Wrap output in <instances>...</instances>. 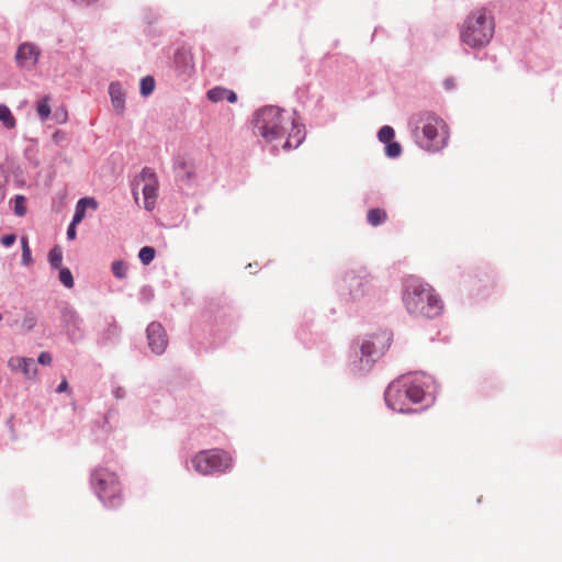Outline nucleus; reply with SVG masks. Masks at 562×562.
Wrapping results in <instances>:
<instances>
[{"label": "nucleus", "mask_w": 562, "mask_h": 562, "mask_svg": "<svg viewBox=\"0 0 562 562\" xmlns=\"http://www.w3.org/2000/svg\"><path fill=\"white\" fill-rule=\"evenodd\" d=\"M252 123L255 134L271 145L273 151L279 148H297L305 139L304 125L300 123L295 113H289L274 105L257 110L252 115Z\"/></svg>", "instance_id": "1"}, {"label": "nucleus", "mask_w": 562, "mask_h": 562, "mask_svg": "<svg viewBox=\"0 0 562 562\" xmlns=\"http://www.w3.org/2000/svg\"><path fill=\"white\" fill-rule=\"evenodd\" d=\"M403 303L406 311L416 317L435 318L443 310V302L435 289L413 277L405 281Z\"/></svg>", "instance_id": "2"}, {"label": "nucleus", "mask_w": 562, "mask_h": 562, "mask_svg": "<svg viewBox=\"0 0 562 562\" xmlns=\"http://www.w3.org/2000/svg\"><path fill=\"white\" fill-rule=\"evenodd\" d=\"M416 144L429 153L443 149L449 139L446 122L434 113L425 112L413 116L409 121Z\"/></svg>", "instance_id": "3"}, {"label": "nucleus", "mask_w": 562, "mask_h": 562, "mask_svg": "<svg viewBox=\"0 0 562 562\" xmlns=\"http://www.w3.org/2000/svg\"><path fill=\"white\" fill-rule=\"evenodd\" d=\"M494 20L485 9H477L467 15L460 26L461 43L470 48L485 47L494 36Z\"/></svg>", "instance_id": "4"}, {"label": "nucleus", "mask_w": 562, "mask_h": 562, "mask_svg": "<svg viewBox=\"0 0 562 562\" xmlns=\"http://www.w3.org/2000/svg\"><path fill=\"white\" fill-rule=\"evenodd\" d=\"M90 486L98 499L108 508L123 503V488L117 473L109 467L98 465L91 470Z\"/></svg>", "instance_id": "5"}, {"label": "nucleus", "mask_w": 562, "mask_h": 562, "mask_svg": "<svg viewBox=\"0 0 562 562\" xmlns=\"http://www.w3.org/2000/svg\"><path fill=\"white\" fill-rule=\"evenodd\" d=\"M234 459L232 454L225 450L213 448L201 450L190 457L186 462L189 471L207 476L223 474L233 468Z\"/></svg>", "instance_id": "6"}, {"label": "nucleus", "mask_w": 562, "mask_h": 562, "mask_svg": "<svg viewBox=\"0 0 562 562\" xmlns=\"http://www.w3.org/2000/svg\"><path fill=\"white\" fill-rule=\"evenodd\" d=\"M401 376L405 384H409L407 391H409L413 404L423 403L425 406H429L434 403L437 386L431 375L425 372H412Z\"/></svg>", "instance_id": "7"}, {"label": "nucleus", "mask_w": 562, "mask_h": 562, "mask_svg": "<svg viewBox=\"0 0 562 562\" xmlns=\"http://www.w3.org/2000/svg\"><path fill=\"white\" fill-rule=\"evenodd\" d=\"M409 384H405L402 376L392 381L384 392V400L387 407L397 413H409L411 401L409 391H407Z\"/></svg>", "instance_id": "8"}, {"label": "nucleus", "mask_w": 562, "mask_h": 562, "mask_svg": "<svg viewBox=\"0 0 562 562\" xmlns=\"http://www.w3.org/2000/svg\"><path fill=\"white\" fill-rule=\"evenodd\" d=\"M391 342V333L387 330H379L363 337L357 347L360 348L367 357H370L376 362L390 348Z\"/></svg>", "instance_id": "9"}, {"label": "nucleus", "mask_w": 562, "mask_h": 562, "mask_svg": "<svg viewBox=\"0 0 562 562\" xmlns=\"http://www.w3.org/2000/svg\"><path fill=\"white\" fill-rule=\"evenodd\" d=\"M42 56L41 47L33 42L21 43L15 50L14 60L16 66L25 71H33Z\"/></svg>", "instance_id": "10"}, {"label": "nucleus", "mask_w": 562, "mask_h": 562, "mask_svg": "<svg viewBox=\"0 0 562 562\" xmlns=\"http://www.w3.org/2000/svg\"><path fill=\"white\" fill-rule=\"evenodd\" d=\"M342 290L348 291L351 300H361L370 293V279L364 273L347 272L342 279Z\"/></svg>", "instance_id": "11"}, {"label": "nucleus", "mask_w": 562, "mask_h": 562, "mask_svg": "<svg viewBox=\"0 0 562 562\" xmlns=\"http://www.w3.org/2000/svg\"><path fill=\"white\" fill-rule=\"evenodd\" d=\"M61 321L67 336L72 342L83 339V319L75 308L70 306L64 307L61 311Z\"/></svg>", "instance_id": "12"}, {"label": "nucleus", "mask_w": 562, "mask_h": 562, "mask_svg": "<svg viewBox=\"0 0 562 562\" xmlns=\"http://www.w3.org/2000/svg\"><path fill=\"white\" fill-rule=\"evenodd\" d=\"M144 182L142 192L144 198V209L153 211L156 205L158 196V179L156 173L150 168H144L139 176Z\"/></svg>", "instance_id": "13"}, {"label": "nucleus", "mask_w": 562, "mask_h": 562, "mask_svg": "<svg viewBox=\"0 0 562 562\" xmlns=\"http://www.w3.org/2000/svg\"><path fill=\"white\" fill-rule=\"evenodd\" d=\"M8 367L12 372L21 373L29 381H35L37 378V367L33 358L13 356L8 360Z\"/></svg>", "instance_id": "14"}, {"label": "nucleus", "mask_w": 562, "mask_h": 562, "mask_svg": "<svg viewBox=\"0 0 562 562\" xmlns=\"http://www.w3.org/2000/svg\"><path fill=\"white\" fill-rule=\"evenodd\" d=\"M147 341L150 350L156 355H161L165 352L168 339L166 331L161 324L153 322L147 326Z\"/></svg>", "instance_id": "15"}, {"label": "nucleus", "mask_w": 562, "mask_h": 562, "mask_svg": "<svg viewBox=\"0 0 562 562\" xmlns=\"http://www.w3.org/2000/svg\"><path fill=\"white\" fill-rule=\"evenodd\" d=\"M375 361L356 347L350 355L348 370L353 376H362L371 371Z\"/></svg>", "instance_id": "16"}, {"label": "nucleus", "mask_w": 562, "mask_h": 562, "mask_svg": "<svg viewBox=\"0 0 562 562\" xmlns=\"http://www.w3.org/2000/svg\"><path fill=\"white\" fill-rule=\"evenodd\" d=\"M109 95L114 111L117 114H123L125 111L126 92L119 81H113L109 86Z\"/></svg>", "instance_id": "17"}, {"label": "nucleus", "mask_w": 562, "mask_h": 562, "mask_svg": "<svg viewBox=\"0 0 562 562\" xmlns=\"http://www.w3.org/2000/svg\"><path fill=\"white\" fill-rule=\"evenodd\" d=\"M173 63L181 75H190L194 67L191 53L184 48L177 49Z\"/></svg>", "instance_id": "18"}, {"label": "nucleus", "mask_w": 562, "mask_h": 562, "mask_svg": "<svg viewBox=\"0 0 562 562\" xmlns=\"http://www.w3.org/2000/svg\"><path fill=\"white\" fill-rule=\"evenodd\" d=\"M120 336V327L115 321H111L99 333L98 345L106 346L117 340Z\"/></svg>", "instance_id": "19"}, {"label": "nucleus", "mask_w": 562, "mask_h": 562, "mask_svg": "<svg viewBox=\"0 0 562 562\" xmlns=\"http://www.w3.org/2000/svg\"><path fill=\"white\" fill-rule=\"evenodd\" d=\"M88 207L91 210L98 209V202L95 201V199L89 198V196L79 199L76 203L75 213H74L71 222H74V224L81 223L82 220L85 218L86 210Z\"/></svg>", "instance_id": "20"}, {"label": "nucleus", "mask_w": 562, "mask_h": 562, "mask_svg": "<svg viewBox=\"0 0 562 562\" xmlns=\"http://www.w3.org/2000/svg\"><path fill=\"white\" fill-rule=\"evenodd\" d=\"M0 123L7 130L16 127V119L12 114L10 108L5 104H0Z\"/></svg>", "instance_id": "21"}, {"label": "nucleus", "mask_w": 562, "mask_h": 562, "mask_svg": "<svg viewBox=\"0 0 562 562\" xmlns=\"http://www.w3.org/2000/svg\"><path fill=\"white\" fill-rule=\"evenodd\" d=\"M177 177L180 180L189 181L193 177V167L189 161L181 159L175 166Z\"/></svg>", "instance_id": "22"}, {"label": "nucleus", "mask_w": 562, "mask_h": 562, "mask_svg": "<svg viewBox=\"0 0 562 562\" xmlns=\"http://www.w3.org/2000/svg\"><path fill=\"white\" fill-rule=\"evenodd\" d=\"M36 112L42 122L47 121L52 113L49 95H45L36 102Z\"/></svg>", "instance_id": "23"}, {"label": "nucleus", "mask_w": 562, "mask_h": 562, "mask_svg": "<svg viewBox=\"0 0 562 562\" xmlns=\"http://www.w3.org/2000/svg\"><path fill=\"white\" fill-rule=\"evenodd\" d=\"M367 220L372 226H378L385 222L386 213L381 209H371L367 214Z\"/></svg>", "instance_id": "24"}, {"label": "nucleus", "mask_w": 562, "mask_h": 562, "mask_svg": "<svg viewBox=\"0 0 562 562\" xmlns=\"http://www.w3.org/2000/svg\"><path fill=\"white\" fill-rule=\"evenodd\" d=\"M37 324V317L33 312H26L21 321L20 327L23 333H29L34 329Z\"/></svg>", "instance_id": "25"}, {"label": "nucleus", "mask_w": 562, "mask_h": 562, "mask_svg": "<svg viewBox=\"0 0 562 562\" xmlns=\"http://www.w3.org/2000/svg\"><path fill=\"white\" fill-rule=\"evenodd\" d=\"M48 261L50 266L55 269L61 268V261H63V251L59 247H54L50 249L48 254Z\"/></svg>", "instance_id": "26"}, {"label": "nucleus", "mask_w": 562, "mask_h": 562, "mask_svg": "<svg viewBox=\"0 0 562 562\" xmlns=\"http://www.w3.org/2000/svg\"><path fill=\"white\" fill-rule=\"evenodd\" d=\"M394 135H395V132H394L393 127H391L389 125L382 126L378 132L379 140L385 145L393 142Z\"/></svg>", "instance_id": "27"}, {"label": "nucleus", "mask_w": 562, "mask_h": 562, "mask_svg": "<svg viewBox=\"0 0 562 562\" xmlns=\"http://www.w3.org/2000/svg\"><path fill=\"white\" fill-rule=\"evenodd\" d=\"M155 90V79L151 76H146L140 80V93L148 97Z\"/></svg>", "instance_id": "28"}, {"label": "nucleus", "mask_w": 562, "mask_h": 562, "mask_svg": "<svg viewBox=\"0 0 562 562\" xmlns=\"http://www.w3.org/2000/svg\"><path fill=\"white\" fill-rule=\"evenodd\" d=\"M111 270L117 279H125L127 276V265L122 260L112 262Z\"/></svg>", "instance_id": "29"}, {"label": "nucleus", "mask_w": 562, "mask_h": 562, "mask_svg": "<svg viewBox=\"0 0 562 562\" xmlns=\"http://www.w3.org/2000/svg\"><path fill=\"white\" fill-rule=\"evenodd\" d=\"M155 254L156 252L153 247L145 246V247L140 248V250L138 252V258L143 265L147 266L154 260Z\"/></svg>", "instance_id": "30"}, {"label": "nucleus", "mask_w": 562, "mask_h": 562, "mask_svg": "<svg viewBox=\"0 0 562 562\" xmlns=\"http://www.w3.org/2000/svg\"><path fill=\"white\" fill-rule=\"evenodd\" d=\"M21 246H22V265L23 266H30L32 263V255H31V249H30V246H29V241H27V238L26 237H22L21 238Z\"/></svg>", "instance_id": "31"}, {"label": "nucleus", "mask_w": 562, "mask_h": 562, "mask_svg": "<svg viewBox=\"0 0 562 562\" xmlns=\"http://www.w3.org/2000/svg\"><path fill=\"white\" fill-rule=\"evenodd\" d=\"M226 89L222 87H215L207 91V99L212 102H220L225 100Z\"/></svg>", "instance_id": "32"}, {"label": "nucleus", "mask_w": 562, "mask_h": 562, "mask_svg": "<svg viewBox=\"0 0 562 562\" xmlns=\"http://www.w3.org/2000/svg\"><path fill=\"white\" fill-rule=\"evenodd\" d=\"M59 281L67 289H71L74 286L72 273H71V271L68 268H60L59 269Z\"/></svg>", "instance_id": "33"}, {"label": "nucleus", "mask_w": 562, "mask_h": 562, "mask_svg": "<svg viewBox=\"0 0 562 562\" xmlns=\"http://www.w3.org/2000/svg\"><path fill=\"white\" fill-rule=\"evenodd\" d=\"M402 154V146L397 142H391L385 145V155L389 158H397Z\"/></svg>", "instance_id": "34"}, {"label": "nucleus", "mask_w": 562, "mask_h": 562, "mask_svg": "<svg viewBox=\"0 0 562 562\" xmlns=\"http://www.w3.org/2000/svg\"><path fill=\"white\" fill-rule=\"evenodd\" d=\"M14 213L18 216H23L26 213L25 198L23 195H16L14 199Z\"/></svg>", "instance_id": "35"}, {"label": "nucleus", "mask_w": 562, "mask_h": 562, "mask_svg": "<svg viewBox=\"0 0 562 562\" xmlns=\"http://www.w3.org/2000/svg\"><path fill=\"white\" fill-rule=\"evenodd\" d=\"M37 361L43 366H49L53 362V357L49 352L43 351L40 353Z\"/></svg>", "instance_id": "36"}, {"label": "nucleus", "mask_w": 562, "mask_h": 562, "mask_svg": "<svg viewBox=\"0 0 562 562\" xmlns=\"http://www.w3.org/2000/svg\"><path fill=\"white\" fill-rule=\"evenodd\" d=\"M112 395L116 400H123L126 396V391L121 385H114L112 387Z\"/></svg>", "instance_id": "37"}, {"label": "nucleus", "mask_w": 562, "mask_h": 562, "mask_svg": "<svg viewBox=\"0 0 562 562\" xmlns=\"http://www.w3.org/2000/svg\"><path fill=\"white\" fill-rule=\"evenodd\" d=\"M15 240H16V236L14 234H8L1 238V244L4 247L9 248L15 243Z\"/></svg>", "instance_id": "38"}, {"label": "nucleus", "mask_w": 562, "mask_h": 562, "mask_svg": "<svg viewBox=\"0 0 562 562\" xmlns=\"http://www.w3.org/2000/svg\"><path fill=\"white\" fill-rule=\"evenodd\" d=\"M77 225H78V224H74V222H71V223L69 224V226H68V228H67V238H68L69 240H72V239H75V238H76V236H77L76 226H77Z\"/></svg>", "instance_id": "39"}, {"label": "nucleus", "mask_w": 562, "mask_h": 562, "mask_svg": "<svg viewBox=\"0 0 562 562\" xmlns=\"http://www.w3.org/2000/svg\"><path fill=\"white\" fill-rule=\"evenodd\" d=\"M225 100L229 103H235L237 101V94L233 90L226 89Z\"/></svg>", "instance_id": "40"}, {"label": "nucleus", "mask_w": 562, "mask_h": 562, "mask_svg": "<svg viewBox=\"0 0 562 562\" xmlns=\"http://www.w3.org/2000/svg\"><path fill=\"white\" fill-rule=\"evenodd\" d=\"M55 119H56L57 123L64 124L67 121V112L66 111H63L60 113L56 112Z\"/></svg>", "instance_id": "41"}, {"label": "nucleus", "mask_w": 562, "mask_h": 562, "mask_svg": "<svg viewBox=\"0 0 562 562\" xmlns=\"http://www.w3.org/2000/svg\"><path fill=\"white\" fill-rule=\"evenodd\" d=\"M77 4L82 7H91L95 4L99 0H74Z\"/></svg>", "instance_id": "42"}, {"label": "nucleus", "mask_w": 562, "mask_h": 562, "mask_svg": "<svg viewBox=\"0 0 562 562\" xmlns=\"http://www.w3.org/2000/svg\"><path fill=\"white\" fill-rule=\"evenodd\" d=\"M67 390H68V382L66 379H63L61 382L59 383V385L57 386L56 392L63 393V392H66Z\"/></svg>", "instance_id": "43"}, {"label": "nucleus", "mask_w": 562, "mask_h": 562, "mask_svg": "<svg viewBox=\"0 0 562 562\" xmlns=\"http://www.w3.org/2000/svg\"><path fill=\"white\" fill-rule=\"evenodd\" d=\"M4 198H5L4 179H3V177H0V203L4 200Z\"/></svg>", "instance_id": "44"}, {"label": "nucleus", "mask_w": 562, "mask_h": 562, "mask_svg": "<svg viewBox=\"0 0 562 562\" xmlns=\"http://www.w3.org/2000/svg\"><path fill=\"white\" fill-rule=\"evenodd\" d=\"M443 86L446 89L451 90L456 87V82L453 78H448L443 81Z\"/></svg>", "instance_id": "45"}, {"label": "nucleus", "mask_w": 562, "mask_h": 562, "mask_svg": "<svg viewBox=\"0 0 562 562\" xmlns=\"http://www.w3.org/2000/svg\"><path fill=\"white\" fill-rule=\"evenodd\" d=\"M133 195L135 198V201H137L138 200V193H137V191L135 189H133Z\"/></svg>", "instance_id": "46"}, {"label": "nucleus", "mask_w": 562, "mask_h": 562, "mask_svg": "<svg viewBox=\"0 0 562 562\" xmlns=\"http://www.w3.org/2000/svg\"><path fill=\"white\" fill-rule=\"evenodd\" d=\"M54 138H59L58 133H55V134H54Z\"/></svg>", "instance_id": "47"}, {"label": "nucleus", "mask_w": 562, "mask_h": 562, "mask_svg": "<svg viewBox=\"0 0 562 562\" xmlns=\"http://www.w3.org/2000/svg\"><path fill=\"white\" fill-rule=\"evenodd\" d=\"M54 138H59L58 133H55V134H54Z\"/></svg>", "instance_id": "48"}, {"label": "nucleus", "mask_w": 562, "mask_h": 562, "mask_svg": "<svg viewBox=\"0 0 562 562\" xmlns=\"http://www.w3.org/2000/svg\"><path fill=\"white\" fill-rule=\"evenodd\" d=\"M2 319V315L0 314V321Z\"/></svg>", "instance_id": "49"}]
</instances>
